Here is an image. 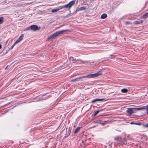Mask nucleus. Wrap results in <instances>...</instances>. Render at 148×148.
Wrapping results in <instances>:
<instances>
[{
	"instance_id": "nucleus-29",
	"label": "nucleus",
	"mask_w": 148,
	"mask_h": 148,
	"mask_svg": "<svg viewBox=\"0 0 148 148\" xmlns=\"http://www.w3.org/2000/svg\"><path fill=\"white\" fill-rule=\"evenodd\" d=\"M134 109H136L137 110H140V108H135Z\"/></svg>"
},
{
	"instance_id": "nucleus-30",
	"label": "nucleus",
	"mask_w": 148,
	"mask_h": 148,
	"mask_svg": "<svg viewBox=\"0 0 148 148\" xmlns=\"http://www.w3.org/2000/svg\"><path fill=\"white\" fill-rule=\"evenodd\" d=\"M145 126L146 127H148V123L145 125Z\"/></svg>"
},
{
	"instance_id": "nucleus-2",
	"label": "nucleus",
	"mask_w": 148,
	"mask_h": 148,
	"mask_svg": "<svg viewBox=\"0 0 148 148\" xmlns=\"http://www.w3.org/2000/svg\"><path fill=\"white\" fill-rule=\"evenodd\" d=\"M67 31H68V30H63L61 31H57L54 33L52 34L50 37H48V40H50L53 39L54 38L58 36L63 34L64 32H67Z\"/></svg>"
},
{
	"instance_id": "nucleus-12",
	"label": "nucleus",
	"mask_w": 148,
	"mask_h": 148,
	"mask_svg": "<svg viewBox=\"0 0 148 148\" xmlns=\"http://www.w3.org/2000/svg\"><path fill=\"white\" fill-rule=\"evenodd\" d=\"M128 91V90L126 88H123L121 90V92L123 93H127Z\"/></svg>"
},
{
	"instance_id": "nucleus-31",
	"label": "nucleus",
	"mask_w": 148,
	"mask_h": 148,
	"mask_svg": "<svg viewBox=\"0 0 148 148\" xmlns=\"http://www.w3.org/2000/svg\"><path fill=\"white\" fill-rule=\"evenodd\" d=\"M45 99H40V101H41V100H45Z\"/></svg>"
},
{
	"instance_id": "nucleus-7",
	"label": "nucleus",
	"mask_w": 148,
	"mask_h": 148,
	"mask_svg": "<svg viewBox=\"0 0 148 148\" xmlns=\"http://www.w3.org/2000/svg\"><path fill=\"white\" fill-rule=\"evenodd\" d=\"M127 112L130 114H132L134 113L133 109L132 108H128Z\"/></svg>"
},
{
	"instance_id": "nucleus-11",
	"label": "nucleus",
	"mask_w": 148,
	"mask_h": 148,
	"mask_svg": "<svg viewBox=\"0 0 148 148\" xmlns=\"http://www.w3.org/2000/svg\"><path fill=\"white\" fill-rule=\"evenodd\" d=\"M107 16V15L106 14H102L101 16V18L102 19H104Z\"/></svg>"
},
{
	"instance_id": "nucleus-1",
	"label": "nucleus",
	"mask_w": 148,
	"mask_h": 148,
	"mask_svg": "<svg viewBox=\"0 0 148 148\" xmlns=\"http://www.w3.org/2000/svg\"><path fill=\"white\" fill-rule=\"evenodd\" d=\"M102 74V72L101 71H99L95 73L91 74L84 76L80 77L78 78L73 79L71 80V81H79L81 79L85 78H93L101 75Z\"/></svg>"
},
{
	"instance_id": "nucleus-32",
	"label": "nucleus",
	"mask_w": 148,
	"mask_h": 148,
	"mask_svg": "<svg viewBox=\"0 0 148 148\" xmlns=\"http://www.w3.org/2000/svg\"><path fill=\"white\" fill-rule=\"evenodd\" d=\"M137 124H136V125H140V123H137Z\"/></svg>"
},
{
	"instance_id": "nucleus-15",
	"label": "nucleus",
	"mask_w": 148,
	"mask_h": 148,
	"mask_svg": "<svg viewBox=\"0 0 148 148\" xmlns=\"http://www.w3.org/2000/svg\"><path fill=\"white\" fill-rule=\"evenodd\" d=\"M58 11H59L58 10V8H57H57H55L53 9L52 10L51 12H57Z\"/></svg>"
},
{
	"instance_id": "nucleus-14",
	"label": "nucleus",
	"mask_w": 148,
	"mask_h": 148,
	"mask_svg": "<svg viewBox=\"0 0 148 148\" xmlns=\"http://www.w3.org/2000/svg\"><path fill=\"white\" fill-rule=\"evenodd\" d=\"M70 60L72 61L73 63H76V60L74 59L73 57H70Z\"/></svg>"
},
{
	"instance_id": "nucleus-33",
	"label": "nucleus",
	"mask_w": 148,
	"mask_h": 148,
	"mask_svg": "<svg viewBox=\"0 0 148 148\" xmlns=\"http://www.w3.org/2000/svg\"><path fill=\"white\" fill-rule=\"evenodd\" d=\"M1 45L0 44V49H1Z\"/></svg>"
},
{
	"instance_id": "nucleus-23",
	"label": "nucleus",
	"mask_w": 148,
	"mask_h": 148,
	"mask_svg": "<svg viewBox=\"0 0 148 148\" xmlns=\"http://www.w3.org/2000/svg\"><path fill=\"white\" fill-rule=\"evenodd\" d=\"M125 24L126 25H128L130 23V22L128 21L125 22Z\"/></svg>"
},
{
	"instance_id": "nucleus-18",
	"label": "nucleus",
	"mask_w": 148,
	"mask_h": 148,
	"mask_svg": "<svg viewBox=\"0 0 148 148\" xmlns=\"http://www.w3.org/2000/svg\"><path fill=\"white\" fill-rule=\"evenodd\" d=\"M57 8H58V10H60L62 9L63 8H64V5L58 7Z\"/></svg>"
},
{
	"instance_id": "nucleus-10",
	"label": "nucleus",
	"mask_w": 148,
	"mask_h": 148,
	"mask_svg": "<svg viewBox=\"0 0 148 148\" xmlns=\"http://www.w3.org/2000/svg\"><path fill=\"white\" fill-rule=\"evenodd\" d=\"M143 22L142 20L135 21L134 22V23L136 24H139Z\"/></svg>"
},
{
	"instance_id": "nucleus-26",
	"label": "nucleus",
	"mask_w": 148,
	"mask_h": 148,
	"mask_svg": "<svg viewBox=\"0 0 148 148\" xmlns=\"http://www.w3.org/2000/svg\"><path fill=\"white\" fill-rule=\"evenodd\" d=\"M140 108V110H142L143 109H145L146 108L145 107V106H144L143 107Z\"/></svg>"
},
{
	"instance_id": "nucleus-9",
	"label": "nucleus",
	"mask_w": 148,
	"mask_h": 148,
	"mask_svg": "<svg viewBox=\"0 0 148 148\" xmlns=\"http://www.w3.org/2000/svg\"><path fill=\"white\" fill-rule=\"evenodd\" d=\"M84 62L80 60H77L76 61V63L77 64H82L84 63Z\"/></svg>"
},
{
	"instance_id": "nucleus-8",
	"label": "nucleus",
	"mask_w": 148,
	"mask_h": 148,
	"mask_svg": "<svg viewBox=\"0 0 148 148\" xmlns=\"http://www.w3.org/2000/svg\"><path fill=\"white\" fill-rule=\"evenodd\" d=\"M106 122V121H102L101 120H99L98 121V123L100 124H101L103 125H104Z\"/></svg>"
},
{
	"instance_id": "nucleus-4",
	"label": "nucleus",
	"mask_w": 148,
	"mask_h": 148,
	"mask_svg": "<svg viewBox=\"0 0 148 148\" xmlns=\"http://www.w3.org/2000/svg\"><path fill=\"white\" fill-rule=\"evenodd\" d=\"M71 127H69V128L68 131L67 130V128L66 129V132L65 134L66 137H67L69 135L71 132Z\"/></svg>"
},
{
	"instance_id": "nucleus-24",
	"label": "nucleus",
	"mask_w": 148,
	"mask_h": 148,
	"mask_svg": "<svg viewBox=\"0 0 148 148\" xmlns=\"http://www.w3.org/2000/svg\"><path fill=\"white\" fill-rule=\"evenodd\" d=\"M147 111V114H148V105L147 106L146 108H145Z\"/></svg>"
},
{
	"instance_id": "nucleus-25",
	"label": "nucleus",
	"mask_w": 148,
	"mask_h": 148,
	"mask_svg": "<svg viewBox=\"0 0 148 148\" xmlns=\"http://www.w3.org/2000/svg\"><path fill=\"white\" fill-rule=\"evenodd\" d=\"M99 112V111L98 110L96 111L94 115H96Z\"/></svg>"
},
{
	"instance_id": "nucleus-17",
	"label": "nucleus",
	"mask_w": 148,
	"mask_h": 148,
	"mask_svg": "<svg viewBox=\"0 0 148 148\" xmlns=\"http://www.w3.org/2000/svg\"><path fill=\"white\" fill-rule=\"evenodd\" d=\"M80 127H77V128L75 130L74 132V133L75 134V133H77V132H78L80 130Z\"/></svg>"
},
{
	"instance_id": "nucleus-13",
	"label": "nucleus",
	"mask_w": 148,
	"mask_h": 148,
	"mask_svg": "<svg viewBox=\"0 0 148 148\" xmlns=\"http://www.w3.org/2000/svg\"><path fill=\"white\" fill-rule=\"evenodd\" d=\"M148 17V13H147L144 14L143 16V18H146Z\"/></svg>"
},
{
	"instance_id": "nucleus-28",
	"label": "nucleus",
	"mask_w": 148,
	"mask_h": 148,
	"mask_svg": "<svg viewBox=\"0 0 148 148\" xmlns=\"http://www.w3.org/2000/svg\"><path fill=\"white\" fill-rule=\"evenodd\" d=\"M96 99H94L93 100H92V103H94V102H96Z\"/></svg>"
},
{
	"instance_id": "nucleus-3",
	"label": "nucleus",
	"mask_w": 148,
	"mask_h": 148,
	"mask_svg": "<svg viewBox=\"0 0 148 148\" xmlns=\"http://www.w3.org/2000/svg\"><path fill=\"white\" fill-rule=\"evenodd\" d=\"M75 3V0H73L70 1L68 4L64 5V8L69 10L70 9Z\"/></svg>"
},
{
	"instance_id": "nucleus-27",
	"label": "nucleus",
	"mask_w": 148,
	"mask_h": 148,
	"mask_svg": "<svg viewBox=\"0 0 148 148\" xmlns=\"http://www.w3.org/2000/svg\"><path fill=\"white\" fill-rule=\"evenodd\" d=\"M130 123L131 124H135V125L137 124V123H134L133 122H131Z\"/></svg>"
},
{
	"instance_id": "nucleus-22",
	"label": "nucleus",
	"mask_w": 148,
	"mask_h": 148,
	"mask_svg": "<svg viewBox=\"0 0 148 148\" xmlns=\"http://www.w3.org/2000/svg\"><path fill=\"white\" fill-rule=\"evenodd\" d=\"M16 44H17V43H16V42H15L13 44V45H12V46L11 47V48H10V49H12L13 48V47H14V45H15Z\"/></svg>"
},
{
	"instance_id": "nucleus-19",
	"label": "nucleus",
	"mask_w": 148,
	"mask_h": 148,
	"mask_svg": "<svg viewBox=\"0 0 148 148\" xmlns=\"http://www.w3.org/2000/svg\"><path fill=\"white\" fill-rule=\"evenodd\" d=\"M84 9H85V8L84 7H81V8H79V9H77L76 11H79L82 10H83Z\"/></svg>"
},
{
	"instance_id": "nucleus-21",
	"label": "nucleus",
	"mask_w": 148,
	"mask_h": 148,
	"mask_svg": "<svg viewBox=\"0 0 148 148\" xmlns=\"http://www.w3.org/2000/svg\"><path fill=\"white\" fill-rule=\"evenodd\" d=\"M120 139L121 138L119 136L117 137L114 138V139L116 140H120Z\"/></svg>"
},
{
	"instance_id": "nucleus-20",
	"label": "nucleus",
	"mask_w": 148,
	"mask_h": 148,
	"mask_svg": "<svg viewBox=\"0 0 148 148\" xmlns=\"http://www.w3.org/2000/svg\"><path fill=\"white\" fill-rule=\"evenodd\" d=\"M104 99H96V101H103Z\"/></svg>"
},
{
	"instance_id": "nucleus-6",
	"label": "nucleus",
	"mask_w": 148,
	"mask_h": 148,
	"mask_svg": "<svg viewBox=\"0 0 148 148\" xmlns=\"http://www.w3.org/2000/svg\"><path fill=\"white\" fill-rule=\"evenodd\" d=\"M24 37V35L23 34H21L20 37H19L18 39L16 41V43H17L20 42L23 39Z\"/></svg>"
},
{
	"instance_id": "nucleus-16",
	"label": "nucleus",
	"mask_w": 148,
	"mask_h": 148,
	"mask_svg": "<svg viewBox=\"0 0 148 148\" xmlns=\"http://www.w3.org/2000/svg\"><path fill=\"white\" fill-rule=\"evenodd\" d=\"M3 22V17H0V24H2Z\"/></svg>"
},
{
	"instance_id": "nucleus-5",
	"label": "nucleus",
	"mask_w": 148,
	"mask_h": 148,
	"mask_svg": "<svg viewBox=\"0 0 148 148\" xmlns=\"http://www.w3.org/2000/svg\"><path fill=\"white\" fill-rule=\"evenodd\" d=\"M38 27L37 25H32L29 27V28L32 30H33L34 31H35L38 29Z\"/></svg>"
}]
</instances>
